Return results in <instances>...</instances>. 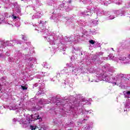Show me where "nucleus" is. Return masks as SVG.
Listing matches in <instances>:
<instances>
[{
	"mask_svg": "<svg viewBox=\"0 0 130 130\" xmlns=\"http://www.w3.org/2000/svg\"><path fill=\"white\" fill-rule=\"evenodd\" d=\"M126 94H127V95H130V91H128L126 92Z\"/></svg>",
	"mask_w": 130,
	"mask_h": 130,
	"instance_id": "nucleus-8",
	"label": "nucleus"
},
{
	"mask_svg": "<svg viewBox=\"0 0 130 130\" xmlns=\"http://www.w3.org/2000/svg\"><path fill=\"white\" fill-rule=\"evenodd\" d=\"M12 17H13V19H14V20H16V19H17V16H15V15L14 14L12 15Z\"/></svg>",
	"mask_w": 130,
	"mask_h": 130,
	"instance_id": "nucleus-6",
	"label": "nucleus"
},
{
	"mask_svg": "<svg viewBox=\"0 0 130 130\" xmlns=\"http://www.w3.org/2000/svg\"><path fill=\"white\" fill-rule=\"evenodd\" d=\"M90 13H93L94 12V9L91 8L90 9Z\"/></svg>",
	"mask_w": 130,
	"mask_h": 130,
	"instance_id": "nucleus-7",
	"label": "nucleus"
},
{
	"mask_svg": "<svg viewBox=\"0 0 130 130\" xmlns=\"http://www.w3.org/2000/svg\"><path fill=\"white\" fill-rule=\"evenodd\" d=\"M22 40H24V41H27V37H22Z\"/></svg>",
	"mask_w": 130,
	"mask_h": 130,
	"instance_id": "nucleus-5",
	"label": "nucleus"
},
{
	"mask_svg": "<svg viewBox=\"0 0 130 130\" xmlns=\"http://www.w3.org/2000/svg\"><path fill=\"white\" fill-rule=\"evenodd\" d=\"M128 58H130V54L128 56Z\"/></svg>",
	"mask_w": 130,
	"mask_h": 130,
	"instance_id": "nucleus-10",
	"label": "nucleus"
},
{
	"mask_svg": "<svg viewBox=\"0 0 130 130\" xmlns=\"http://www.w3.org/2000/svg\"><path fill=\"white\" fill-rule=\"evenodd\" d=\"M32 122V120H28V123H31Z\"/></svg>",
	"mask_w": 130,
	"mask_h": 130,
	"instance_id": "nucleus-9",
	"label": "nucleus"
},
{
	"mask_svg": "<svg viewBox=\"0 0 130 130\" xmlns=\"http://www.w3.org/2000/svg\"><path fill=\"white\" fill-rule=\"evenodd\" d=\"M21 88L23 90H27L28 89V87H26L25 86H21Z\"/></svg>",
	"mask_w": 130,
	"mask_h": 130,
	"instance_id": "nucleus-3",
	"label": "nucleus"
},
{
	"mask_svg": "<svg viewBox=\"0 0 130 130\" xmlns=\"http://www.w3.org/2000/svg\"><path fill=\"white\" fill-rule=\"evenodd\" d=\"M30 129L31 130H36V126H34L33 125H30Z\"/></svg>",
	"mask_w": 130,
	"mask_h": 130,
	"instance_id": "nucleus-2",
	"label": "nucleus"
},
{
	"mask_svg": "<svg viewBox=\"0 0 130 130\" xmlns=\"http://www.w3.org/2000/svg\"><path fill=\"white\" fill-rule=\"evenodd\" d=\"M30 117L35 120H37V119H40V118H41L38 114H35L34 115L31 114Z\"/></svg>",
	"mask_w": 130,
	"mask_h": 130,
	"instance_id": "nucleus-1",
	"label": "nucleus"
},
{
	"mask_svg": "<svg viewBox=\"0 0 130 130\" xmlns=\"http://www.w3.org/2000/svg\"><path fill=\"white\" fill-rule=\"evenodd\" d=\"M21 1H24V0H21Z\"/></svg>",
	"mask_w": 130,
	"mask_h": 130,
	"instance_id": "nucleus-12",
	"label": "nucleus"
},
{
	"mask_svg": "<svg viewBox=\"0 0 130 130\" xmlns=\"http://www.w3.org/2000/svg\"><path fill=\"white\" fill-rule=\"evenodd\" d=\"M108 78V76L106 77V79H107Z\"/></svg>",
	"mask_w": 130,
	"mask_h": 130,
	"instance_id": "nucleus-11",
	"label": "nucleus"
},
{
	"mask_svg": "<svg viewBox=\"0 0 130 130\" xmlns=\"http://www.w3.org/2000/svg\"><path fill=\"white\" fill-rule=\"evenodd\" d=\"M89 43H90V44H95V41L93 40H91L89 41Z\"/></svg>",
	"mask_w": 130,
	"mask_h": 130,
	"instance_id": "nucleus-4",
	"label": "nucleus"
}]
</instances>
